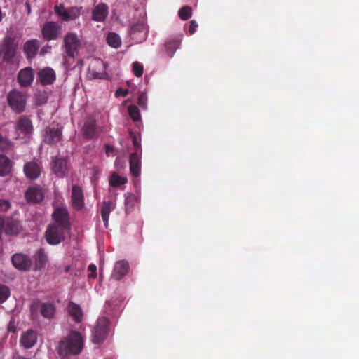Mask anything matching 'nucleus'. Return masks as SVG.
Segmentation results:
<instances>
[{
  "mask_svg": "<svg viewBox=\"0 0 359 359\" xmlns=\"http://www.w3.org/2000/svg\"><path fill=\"white\" fill-rule=\"evenodd\" d=\"M83 348V338L77 331H71L69 335L59 343L58 353L60 355H78Z\"/></svg>",
  "mask_w": 359,
  "mask_h": 359,
  "instance_id": "f257e3e1",
  "label": "nucleus"
},
{
  "mask_svg": "<svg viewBox=\"0 0 359 359\" xmlns=\"http://www.w3.org/2000/svg\"><path fill=\"white\" fill-rule=\"evenodd\" d=\"M62 47L65 58L74 59L83 47L82 40L76 33L68 32L63 37Z\"/></svg>",
  "mask_w": 359,
  "mask_h": 359,
  "instance_id": "f03ea898",
  "label": "nucleus"
},
{
  "mask_svg": "<svg viewBox=\"0 0 359 359\" xmlns=\"http://www.w3.org/2000/svg\"><path fill=\"white\" fill-rule=\"evenodd\" d=\"M8 106L17 114L23 112L27 104V95L17 89L10 91L7 95Z\"/></svg>",
  "mask_w": 359,
  "mask_h": 359,
  "instance_id": "7ed1b4c3",
  "label": "nucleus"
},
{
  "mask_svg": "<svg viewBox=\"0 0 359 359\" xmlns=\"http://www.w3.org/2000/svg\"><path fill=\"white\" fill-rule=\"evenodd\" d=\"M109 320L106 317L99 318L92 332V342L96 344L102 343L109 332Z\"/></svg>",
  "mask_w": 359,
  "mask_h": 359,
  "instance_id": "20e7f679",
  "label": "nucleus"
},
{
  "mask_svg": "<svg viewBox=\"0 0 359 359\" xmlns=\"http://www.w3.org/2000/svg\"><path fill=\"white\" fill-rule=\"evenodd\" d=\"M18 43L15 38L11 36H6L0 45L1 57L3 61L9 62L15 56L17 53Z\"/></svg>",
  "mask_w": 359,
  "mask_h": 359,
  "instance_id": "39448f33",
  "label": "nucleus"
},
{
  "mask_svg": "<svg viewBox=\"0 0 359 359\" xmlns=\"http://www.w3.org/2000/svg\"><path fill=\"white\" fill-rule=\"evenodd\" d=\"M106 69V63L100 59H93L89 65L87 76L90 79H105L107 76Z\"/></svg>",
  "mask_w": 359,
  "mask_h": 359,
  "instance_id": "423d86ee",
  "label": "nucleus"
},
{
  "mask_svg": "<svg viewBox=\"0 0 359 359\" xmlns=\"http://www.w3.org/2000/svg\"><path fill=\"white\" fill-rule=\"evenodd\" d=\"M66 229L56 224H50L45 233L46 241L48 244L55 245L65 240Z\"/></svg>",
  "mask_w": 359,
  "mask_h": 359,
  "instance_id": "0eeeda50",
  "label": "nucleus"
},
{
  "mask_svg": "<svg viewBox=\"0 0 359 359\" xmlns=\"http://www.w3.org/2000/svg\"><path fill=\"white\" fill-rule=\"evenodd\" d=\"M52 216L55 221L53 224H56L62 228L66 229L67 231H70L71 223L69 214L66 207L61 206L55 208Z\"/></svg>",
  "mask_w": 359,
  "mask_h": 359,
  "instance_id": "6e6552de",
  "label": "nucleus"
},
{
  "mask_svg": "<svg viewBox=\"0 0 359 359\" xmlns=\"http://www.w3.org/2000/svg\"><path fill=\"white\" fill-rule=\"evenodd\" d=\"M41 32L46 41L56 40L61 34L62 27L56 22L48 21L43 25Z\"/></svg>",
  "mask_w": 359,
  "mask_h": 359,
  "instance_id": "1a4fd4ad",
  "label": "nucleus"
},
{
  "mask_svg": "<svg viewBox=\"0 0 359 359\" xmlns=\"http://www.w3.org/2000/svg\"><path fill=\"white\" fill-rule=\"evenodd\" d=\"M11 262L13 266L21 271H27L32 266V259L23 253H15L11 257Z\"/></svg>",
  "mask_w": 359,
  "mask_h": 359,
  "instance_id": "9d476101",
  "label": "nucleus"
},
{
  "mask_svg": "<svg viewBox=\"0 0 359 359\" xmlns=\"http://www.w3.org/2000/svg\"><path fill=\"white\" fill-rule=\"evenodd\" d=\"M51 170L52 172L57 177H64L68 170L67 159L64 157L55 156L51 161Z\"/></svg>",
  "mask_w": 359,
  "mask_h": 359,
  "instance_id": "9b49d317",
  "label": "nucleus"
},
{
  "mask_svg": "<svg viewBox=\"0 0 359 359\" xmlns=\"http://www.w3.org/2000/svg\"><path fill=\"white\" fill-rule=\"evenodd\" d=\"M43 142L48 144L53 145L62 140V130L59 127H47L44 131Z\"/></svg>",
  "mask_w": 359,
  "mask_h": 359,
  "instance_id": "f8f14e48",
  "label": "nucleus"
},
{
  "mask_svg": "<svg viewBox=\"0 0 359 359\" xmlns=\"http://www.w3.org/2000/svg\"><path fill=\"white\" fill-rule=\"evenodd\" d=\"M71 202L73 208L76 210H81L84 207L83 192L81 187L77 184L72 185Z\"/></svg>",
  "mask_w": 359,
  "mask_h": 359,
  "instance_id": "ddd939ff",
  "label": "nucleus"
},
{
  "mask_svg": "<svg viewBox=\"0 0 359 359\" xmlns=\"http://www.w3.org/2000/svg\"><path fill=\"white\" fill-rule=\"evenodd\" d=\"M34 74L32 67H25L20 70L18 74V81L22 87L30 86L34 81Z\"/></svg>",
  "mask_w": 359,
  "mask_h": 359,
  "instance_id": "4468645a",
  "label": "nucleus"
},
{
  "mask_svg": "<svg viewBox=\"0 0 359 359\" xmlns=\"http://www.w3.org/2000/svg\"><path fill=\"white\" fill-rule=\"evenodd\" d=\"M1 219L6 234L16 235L20 231L21 226L18 220L9 217Z\"/></svg>",
  "mask_w": 359,
  "mask_h": 359,
  "instance_id": "2eb2a0df",
  "label": "nucleus"
},
{
  "mask_svg": "<svg viewBox=\"0 0 359 359\" xmlns=\"http://www.w3.org/2000/svg\"><path fill=\"white\" fill-rule=\"evenodd\" d=\"M129 264L125 260H120L116 262L114 270L111 275V278L114 280H120L128 272Z\"/></svg>",
  "mask_w": 359,
  "mask_h": 359,
  "instance_id": "dca6fc26",
  "label": "nucleus"
},
{
  "mask_svg": "<svg viewBox=\"0 0 359 359\" xmlns=\"http://www.w3.org/2000/svg\"><path fill=\"white\" fill-rule=\"evenodd\" d=\"M55 79V71L50 67L43 68L38 72V80L43 86L52 84Z\"/></svg>",
  "mask_w": 359,
  "mask_h": 359,
  "instance_id": "f3484780",
  "label": "nucleus"
},
{
  "mask_svg": "<svg viewBox=\"0 0 359 359\" xmlns=\"http://www.w3.org/2000/svg\"><path fill=\"white\" fill-rule=\"evenodd\" d=\"M108 13V6L104 3H100L92 11V20L96 22H104Z\"/></svg>",
  "mask_w": 359,
  "mask_h": 359,
  "instance_id": "a211bd4d",
  "label": "nucleus"
},
{
  "mask_svg": "<svg viewBox=\"0 0 359 359\" xmlns=\"http://www.w3.org/2000/svg\"><path fill=\"white\" fill-rule=\"evenodd\" d=\"M39 46V41L37 39H31L25 42L23 50L28 60H31L36 56Z\"/></svg>",
  "mask_w": 359,
  "mask_h": 359,
  "instance_id": "6ab92c4d",
  "label": "nucleus"
},
{
  "mask_svg": "<svg viewBox=\"0 0 359 359\" xmlns=\"http://www.w3.org/2000/svg\"><path fill=\"white\" fill-rule=\"evenodd\" d=\"M23 170L26 177L31 180L37 179L41 174V167L34 161L26 163Z\"/></svg>",
  "mask_w": 359,
  "mask_h": 359,
  "instance_id": "aec40b11",
  "label": "nucleus"
},
{
  "mask_svg": "<svg viewBox=\"0 0 359 359\" xmlns=\"http://www.w3.org/2000/svg\"><path fill=\"white\" fill-rule=\"evenodd\" d=\"M25 198L30 203H39L43 199V193L39 187H31L25 192Z\"/></svg>",
  "mask_w": 359,
  "mask_h": 359,
  "instance_id": "412c9836",
  "label": "nucleus"
},
{
  "mask_svg": "<svg viewBox=\"0 0 359 359\" xmlns=\"http://www.w3.org/2000/svg\"><path fill=\"white\" fill-rule=\"evenodd\" d=\"M141 156L137 153H131L130 155V171L134 177H139L141 174Z\"/></svg>",
  "mask_w": 359,
  "mask_h": 359,
  "instance_id": "4be33fe9",
  "label": "nucleus"
},
{
  "mask_svg": "<svg viewBox=\"0 0 359 359\" xmlns=\"http://www.w3.org/2000/svg\"><path fill=\"white\" fill-rule=\"evenodd\" d=\"M34 259L35 271H40L44 269L48 262V255L45 250L43 248L39 249L34 255Z\"/></svg>",
  "mask_w": 359,
  "mask_h": 359,
  "instance_id": "5701e85b",
  "label": "nucleus"
},
{
  "mask_svg": "<svg viewBox=\"0 0 359 359\" xmlns=\"http://www.w3.org/2000/svg\"><path fill=\"white\" fill-rule=\"evenodd\" d=\"M17 130H20L25 136L30 135L33 132L32 121L27 116H20L17 121Z\"/></svg>",
  "mask_w": 359,
  "mask_h": 359,
  "instance_id": "b1692460",
  "label": "nucleus"
},
{
  "mask_svg": "<svg viewBox=\"0 0 359 359\" xmlns=\"http://www.w3.org/2000/svg\"><path fill=\"white\" fill-rule=\"evenodd\" d=\"M83 134L87 138H93L96 136V121L93 116H88L83 127Z\"/></svg>",
  "mask_w": 359,
  "mask_h": 359,
  "instance_id": "393cba45",
  "label": "nucleus"
},
{
  "mask_svg": "<svg viewBox=\"0 0 359 359\" xmlns=\"http://www.w3.org/2000/svg\"><path fill=\"white\" fill-rule=\"evenodd\" d=\"M37 334L36 332L29 330L25 332L20 339L21 345L25 348H30L36 343Z\"/></svg>",
  "mask_w": 359,
  "mask_h": 359,
  "instance_id": "a878e982",
  "label": "nucleus"
},
{
  "mask_svg": "<svg viewBox=\"0 0 359 359\" xmlns=\"http://www.w3.org/2000/svg\"><path fill=\"white\" fill-rule=\"evenodd\" d=\"M116 208V203L114 201H104L101 209V216L106 228L109 226V215Z\"/></svg>",
  "mask_w": 359,
  "mask_h": 359,
  "instance_id": "bb28decb",
  "label": "nucleus"
},
{
  "mask_svg": "<svg viewBox=\"0 0 359 359\" xmlns=\"http://www.w3.org/2000/svg\"><path fill=\"white\" fill-rule=\"evenodd\" d=\"M55 305L53 302H43L39 306L41 315L47 319H52L55 314Z\"/></svg>",
  "mask_w": 359,
  "mask_h": 359,
  "instance_id": "cd10ccee",
  "label": "nucleus"
},
{
  "mask_svg": "<svg viewBox=\"0 0 359 359\" xmlns=\"http://www.w3.org/2000/svg\"><path fill=\"white\" fill-rule=\"evenodd\" d=\"M67 311L69 316L73 318L76 323H79L82 321L83 311L79 304H76L73 302H70L67 306Z\"/></svg>",
  "mask_w": 359,
  "mask_h": 359,
  "instance_id": "c85d7f7f",
  "label": "nucleus"
},
{
  "mask_svg": "<svg viewBox=\"0 0 359 359\" xmlns=\"http://www.w3.org/2000/svg\"><path fill=\"white\" fill-rule=\"evenodd\" d=\"M181 39L178 37H170L165 42V49L170 57H172L177 48H179Z\"/></svg>",
  "mask_w": 359,
  "mask_h": 359,
  "instance_id": "c756f323",
  "label": "nucleus"
},
{
  "mask_svg": "<svg viewBox=\"0 0 359 359\" xmlns=\"http://www.w3.org/2000/svg\"><path fill=\"white\" fill-rule=\"evenodd\" d=\"M11 170V161L6 156L0 155V175H8Z\"/></svg>",
  "mask_w": 359,
  "mask_h": 359,
  "instance_id": "7c9ffc66",
  "label": "nucleus"
},
{
  "mask_svg": "<svg viewBox=\"0 0 359 359\" xmlns=\"http://www.w3.org/2000/svg\"><path fill=\"white\" fill-rule=\"evenodd\" d=\"M107 43L111 47L118 48L121 46V39L118 34L109 32L107 36Z\"/></svg>",
  "mask_w": 359,
  "mask_h": 359,
  "instance_id": "2f4dec72",
  "label": "nucleus"
},
{
  "mask_svg": "<svg viewBox=\"0 0 359 359\" xmlns=\"http://www.w3.org/2000/svg\"><path fill=\"white\" fill-rule=\"evenodd\" d=\"M127 182L126 177H121L116 172H113L109 179V184L113 187H118L127 183Z\"/></svg>",
  "mask_w": 359,
  "mask_h": 359,
  "instance_id": "473e14b6",
  "label": "nucleus"
},
{
  "mask_svg": "<svg viewBox=\"0 0 359 359\" xmlns=\"http://www.w3.org/2000/svg\"><path fill=\"white\" fill-rule=\"evenodd\" d=\"M128 112L134 122H137L141 120L140 111L135 105H129L128 107Z\"/></svg>",
  "mask_w": 359,
  "mask_h": 359,
  "instance_id": "72a5a7b5",
  "label": "nucleus"
},
{
  "mask_svg": "<svg viewBox=\"0 0 359 359\" xmlns=\"http://www.w3.org/2000/svg\"><path fill=\"white\" fill-rule=\"evenodd\" d=\"M137 202V197L132 194H129L126 196L125 205L126 211H130L133 209L136 203Z\"/></svg>",
  "mask_w": 359,
  "mask_h": 359,
  "instance_id": "f704fd0d",
  "label": "nucleus"
},
{
  "mask_svg": "<svg viewBox=\"0 0 359 359\" xmlns=\"http://www.w3.org/2000/svg\"><path fill=\"white\" fill-rule=\"evenodd\" d=\"M11 291L9 287L3 284H0V304L5 302L10 297Z\"/></svg>",
  "mask_w": 359,
  "mask_h": 359,
  "instance_id": "c9c22d12",
  "label": "nucleus"
},
{
  "mask_svg": "<svg viewBox=\"0 0 359 359\" xmlns=\"http://www.w3.org/2000/svg\"><path fill=\"white\" fill-rule=\"evenodd\" d=\"M178 14L182 20H187L191 17L192 9L189 6H183L180 9Z\"/></svg>",
  "mask_w": 359,
  "mask_h": 359,
  "instance_id": "e433bc0d",
  "label": "nucleus"
},
{
  "mask_svg": "<svg viewBox=\"0 0 359 359\" xmlns=\"http://www.w3.org/2000/svg\"><path fill=\"white\" fill-rule=\"evenodd\" d=\"M12 147H13L12 142L6 137H4L0 133V151H8L12 148Z\"/></svg>",
  "mask_w": 359,
  "mask_h": 359,
  "instance_id": "4c0bfd02",
  "label": "nucleus"
},
{
  "mask_svg": "<svg viewBox=\"0 0 359 359\" xmlns=\"http://www.w3.org/2000/svg\"><path fill=\"white\" fill-rule=\"evenodd\" d=\"M81 8L77 6H72L67 8L69 21L74 20L81 15Z\"/></svg>",
  "mask_w": 359,
  "mask_h": 359,
  "instance_id": "58836bf2",
  "label": "nucleus"
},
{
  "mask_svg": "<svg viewBox=\"0 0 359 359\" xmlns=\"http://www.w3.org/2000/svg\"><path fill=\"white\" fill-rule=\"evenodd\" d=\"M130 136L132 137V142H133V149H134L133 153H137V155H142L141 144H140V142L138 140L137 137L133 133H130Z\"/></svg>",
  "mask_w": 359,
  "mask_h": 359,
  "instance_id": "ea45409f",
  "label": "nucleus"
},
{
  "mask_svg": "<svg viewBox=\"0 0 359 359\" xmlns=\"http://www.w3.org/2000/svg\"><path fill=\"white\" fill-rule=\"evenodd\" d=\"M132 66H133V74L137 77L142 76V75L143 74V70H144L143 65L140 62L136 61L133 63Z\"/></svg>",
  "mask_w": 359,
  "mask_h": 359,
  "instance_id": "a19ab883",
  "label": "nucleus"
},
{
  "mask_svg": "<svg viewBox=\"0 0 359 359\" xmlns=\"http://www.w3.org/2000/svg\"><path fill=\"white\" fill-rule=\"evenodd\" d=\"M144 30V24L143 22H138L132 25L130 33L134 35L139 32H142Z\"/></svg>",
  "mask_w": 359,
  "mask_h": 359,
  "instance_id": "79ce46f5",
  "label": "nucleus"
},
{
  "mask_svg": "<svg viewBox=\"0 0 359 359\" xmlns=\"http://www.w3.org/2000/svg\"><path fill=\"white\" fill-rule=\"evenodd\" d=\"M147 97L145 93H141L138 97L137 104L143 109H147Z\"/></svg>",
  "mask_w": 359,
  "mask_h": 359,
  "instance_id": "37998d69",
  "label": "nucleus"
},
{
  "mask_svg": "<svg viewBox=\"0 0 359 359\" xmlns=\"http://www.w3.org/2000/svg\"><path fill=\"white\" fill-rule=\"evenodd\" d=\"M88 271L90 272V273L88 275V277L90 278H95L97 276V267L95 264H90L88 266Z\"/></svg>",
  "mask_w": 359,
  "mask_h": 359,
  "instance_id": "c03bdc74",
  "label": "nucleus"
},
{
  "mask_svg": "<svg viewBox=\"0 0 359 359\" xmlns=\"http://www.w3.org/2000/svg\"><path fill=\"white\" fill-rule=\"evenodd\" d=\"M198 27V23L195 20H191L190 22L189 32L190 34H193L195 33L196 28Z\"/></svg>",
  "mask_w": 359,
  "mask_h": 359,
  "instance_id": "a18cd8bd",
  "label": "nucleus"
},
{
  "mask_svg": "<svg viewBox=\"0 0 359 359\" xmlns=\"http://www.w3.org/2000/svg\"><path fill=\"white\" fill-rule=\"evenodd\" d=\"M128 94V90L123 89L121 88H118L115 93L116 97H119V96L126 97Z\"/></svg>",
  "mask_w": 359,
  "mask_h": 359,
  "instance_id": "49530a36",
  "label": "nucleus"
},
{
  "mask_svg": "<svg viewBox=\"0 0 359 359\" xmlns=\"http://www.w3.org/2000/svg\"><path fill=\"white\" fill-rule=\"evenodd\" d=\"M59 16L61 18L62 20L69 21L67 9L62 11V13H59Z\"/></svg>",
  "mask_w": 359,
  "mask_h": 359,
  "instance_id": "de8ad7c7",
  "label": "nucleus"
},
{
  "mask_svg": "<svg viewBox=\"0 0 359 359\" xmlns=\"http://www.w3.org/2000/svg\"><path fill=\"white\" fill-rule=\"evenodd\" d=\"M55 12L59 15V13H62L65 9L64 8V6L62 4L60 6H55L54 7Z\"/></svg>",
  "mask_w": 359,
  "mask_h": 359,
  "instance_id": "09e8293b",
  "label": "nucleus"
},
{
  "mask_svg": "<svg viewBox=\"0 0 359 359\" xmlns=\"http://www.w3.org/2000/svg\"><path fill=\"white\" fill-rule=\"evenodd\" d=\"M114 151V147L111 146V145H109V144H107L105 146V152L107 155H109L110 153H112Z\"/></svg>",
  "mask_w": 359,
  "mask_h": 359,
  "instance_id": "8fccbe9b",
  "label": "nucleus"
},
{
  "mask_svg": "<svg viewBox=\"0 0 359 359\" xmlns=\"http://www.w3.org/2000/svg\"><path fill=\"white\" fill-rule=\"evenodd\" d=\"M26 8H27V13L29 15L31 13V6L29 2H26L25 4Z\"/></svg>",
  "mask_w": 359,
  "mask_h": 359,
  "instance_id": "3c124183",
  "label": "nucleus"
},
{
  "mask_svg": "<svg viewBox=\"0 0 359 359\" xmlns=\"http://www.w3.org/2000/svg\"><path fill=\"white\" fill-rule=\"evenodd\" d=\"M69 269H70L69 266H65V272L67 273L69 271Z\"/></svg>",
  "mask_w": 359,
  "mask_h": 359,
  "instance_id": "603ef678",
  "label": "nucleus"
},
{
  "mask_svg": "<svg viewBox=\"0 0 359 359\" xmlns=\"http://www.w3.org/2000/svg\"><path fill=\"white\" fill-rule=\"evenodd\" d=\"M4 203H5L8 206H10V204H9L8 202L4 201Z\"/></svg>",
  "mask_w": 359,
  "mask_h": 359,
  "instance_id": "864d4df0",
  "label": "nucleus"
}]
</instances>
